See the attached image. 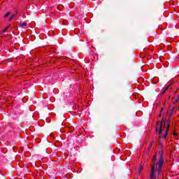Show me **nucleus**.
<instances>
[{"label": "nucleus", "instance_id": "f8f14e48", "mask_svg": "<svg viewBox=\"0 0 179 179\" xmlns=\"http://www.w3.org/2000/svg\"><path fill=\"white\" fill-rule=\"evenodd\" d=\"M155 131H156V134H157V132H159V127H156Z\"/></svg>", "mask_w": 179, "mask_h": 179}, {"label": "nucleus", "instance_id": "aec40b11", "mask_svg": "<svg viewBox=\"0 0 179 179\" xmlns=\"http://www.w3.org/2000/svg\"><path fill=\"white\" fill-rule=\"evenodd\" d=\"M164 124H166V120L164 121Z\"/></svg>", "mask_w": 179, "mask_h": 179}, {"label": "nucleus", "instance_id": "0eeeda50", "mask_svg": "<svg viewBox=\"0 0 179 179\" xmlns=\"http://www.w3.org/2000/svg\"><path fill=\"white\" fill-rule=\"evenodd\" d=\"M24 26H27V23L23 22L20 24V27H24Z\"/></svg>", "mask_w": 179, "mask_h": 179}, {"label": "nucleus", "instance_id": "f257e3e1", "mask_svg": "<svg viewBox=\"0 0 179 179\" xmlns=\"http://www.w3.org/2000/svg\"><path fill=\"white\" fill-rule=\"evenodd\" d=\"M173 113H174V108H172L171 110V113L169 114V124H168V126L166 127L165 135L164 136V139H166L167 138V136L169 135V128H170V121H171V119L170 118V117L173 115Z\"/></svg>", "mask_w": 179, "mask_h": 179}, {"label": "nucleus", "instance_id": "393cba45", "mask_svg": "<svg viewBox=\"0 0 179 179\" xmlns=\"http://www.w3.org/2000/svg\"><path fill=\"white\" fill-rule=\"evenodd\" d=\"M178 110H179V107H178Z\"/></svg>", "mask_w": 179, "mask_h": 179}, {"label": "nucleus", "instance_id": "a211bd4d", "mask_svg": "<svg viewBox=\"0 0 179 179\" xmlns=\"http://www.w3.org/2000/svg\"><path fill=\"white\" fill-rule=\"evenodd\" d=\"M159 117H162V113L159 114Z\"/></svg>", "mask_w": 179, "mask_h": 179}, {"label": "nucleus", "instance_id": "6ab92c4d", "mask_svg": "<svg viewBox=\"0 0 179 179\" xmlns=\"http://www.w3.org/2000/svg\"><path fill=\"white\" fill-rule=\"evenodd\" d=\"M173 135H175V136L177 135V133H174Z\"/></svg>", "mask_w": 179, "mask_h": 179}, {"label": "nucleus", "instance_id": "5701e85b", "mask_svg": "<svg viewBox=\"0 0 179 179\" xmlns=\"http://www.w3.org/2000/svg\"><path fill=\"white\" fill-rule=\"evenodd\" d=\"M177 101H178V99L175 103H177Z\"/></svg>", "mask_w": 179, "mask_h": 179}, {"label": "nucleus", "instance_id": "ddd939ff", "mask_svg": "<svg viewBox=\"0 0 179 179\" xmlns=\"http://www.w3.org/2000/svg\"><path fill=\"white\" fill-rule=\"evenodd\" d=\"M6 30H8V27L4 29V30L3 31V33H5V31H6Z\"/></svg>", "mask_w": 179, "mask_h": 179}, {"label": "nucleus", "instance_id": "9d476101", "mask_svg": "<svg viewBox=\"0 0 179 179\" xmlns=\"http://www.w3.org/2000/svg\"><path fill=\"white\" fill-rule=\"evenodd\" d=\"M10 15V13L8 12L5 15H4V17H8V16H9Z\"/></svg>", "mask_w": 179, "mask_h": 179}, {"label": "nucleus", "instance_id": "6e6552de", "mask_svg": "<svg viewBox=\"0 0 179 179\" xmlns=\"http://www.w3.org/2000/svg\"><path fill=\"white\" fill-rule=\"evenodd\" d=\"M155 164H154V165L152 166V170H151V171H154V173L156 171V166Z\"/></svg>", "mask_w": 179, "mask_h": 179}, {"label": "nucleus", "instance_id": "f03ea898", "mask_svg": "<svg viewBox=\"0 0 179 179\" xmlns=\"http://www.w3.org/2000/svg\"><path fill=\"white\" fill-rule=\"evenodd\" d=\"M164 164V159L163 158V155H161L159 159V166H158L159 174H160V171H162V167H163Z\"/></svg>", "mask_w": 179, "mask_h": 179}, {"label": "nucleus", "instance_id": "1a4fd4ad", "mask_svg": "<svg viewBox=\"0 0 179 179\" xmlns=\"http://www.w3.org/2000/svg\"><path fill=\"white\" fill-rule=\"evenodd\" d=\"M15 17V14H13L11 17L9 18V22H10V20H12V19H13Z\"/></svg>", "mask_w": 179, "mask_h": 179}, {"label": "nucleus", "instance_id": "2eb2a0df", "mask_svg": "<svg viewBox=\"0 0 179 179\" xmlns=\"http://www.w3.org/2000/svg\"><path fill=\"white\" fill-rule=\"evenodd\" d=\"M164 110V108H161V113H162V111Z\"/></svg>", "mask_w": 179, "mask_h": 179}, {"label": "nucleus", "instance_id": "7ed1b4c3", "mask_svg": "<svg viewBox=\"0 0 179 179\" xmlns=\"http://www.w3.org/2000/svg\"><path fill=\"white\" fill-rule=\"evenodd\" d=\"M163 121H164V119H162L161 122H157V125H159V130L158 131V134H163Z\"/></svg>", "mask_w": 179, "mask_h": 179}, {"label": "nucleus", "instance_id": "b1692460", "mask_svg": "<svg viewBox=\"0 0 179 179\" xmlns=\"http://www.w3.org/2000/svg\"><path fill=\"white\" fill-rule=\"evenodd\" d=\"M178 100H179V96H178Z\"/></svg>", "mask_w": 179, "mask_h": 179}, {"label": "nucleus", "instance_id": "4be33fe9", "mask_svg": "<svg viewBox=\"0 0 179 179\" xmlns=\"http://www.w3.org/2000/svg\"><path fill=\"white\" fill-rule=\"evenodd\" d=\"M59 127H62V124H59Z\"/></svg>", "mask_w": 179, "mask_h": 179}, {"label": "nucleus", "instance_id": "39448f33", "mask_svg": "<svg viewBox=\"0 0 179 179\" xmlns=\"http://www.w3.org/2000/svg\"><path fill=\"white\" fill-rule=\"evenodd\" d=\"M156 159H157V154L155 153V155L153 157V163L154 164H156Z\"/></svg>", "mask_w": 179, "mask_h": 179}, {"label": "nucleus", "instance_id": "412c9836", "mask_svg": "<svg viewBox=\"0 0 179 179\" xmlns=\"http://www.w3.org/2000/svg\"><path fill=\"white\" fill-rule=\"evenodd\" d=\"M15 15H17V11H16Z\"/></svg>", "mask_w": 179, "mask_h": 179}, {"label": "nucleus", "instance_id": "4468645a", "mask_svg": "<svg viewBox=\"0 0 179 179\" xmlns=\"http://www.w3.org/2000/svg\"><path fill=\"white\" fill-rule=\"evenodd\" d=\"M153 143H154V141H152V142L150 143V148H152V145H153Z\"/></svg>", "mask_w": 179, "mask_h": 179}, {"label": "nucleus", "instance_id": "423d86ee", "mask_svg": "<svg viewBox=\"0 0 179 179\" xmlns=\"http://www.w3.org/2000/svg\"><path fill=\"white\" fill-rule=\"evenodd\" d=\"M143 170V166L140 165L138 171V174H141V171Z\"/></svg>", "mask_w": 179, "mask_h": 179}, {"label": "nucleus", "instance_id": "f3484780", "mask_svg": "<svg viewBox=\"0 0 179 179\" xmlns=\"http://www.w3.org/2000/svg\"><path fill=\"white\" fill-rule=\"evenodd\" d=\"M162 136H159V139H162Z\"/></svg>", "mask_w": 179, "mask_h": 179}, {"label": "nucleus", "instance_id": "dca6fc26", "mask_svg": "<svg viewBox=\"0 0 179 179\" xmlns=\"http://www.w3.org/2000/svg\"><path fill=\"white\" fill-rule=\"evenodd\" d=\"M165 93H166V91L164 90V91L162 92V94H164Z\"/></svg>", "mask_w": 179, "mask_h": 179}, {"label": "nucleus", "instance_id": "20e7f679", "mask_svg": "<svg viewBox=\"0 0 179 179\" xmlns=\"http://www.w3.org/2000/svg\"><path fill=\"white\" fill-rule=\"evenodd\" d=\"M150 178H156V176L155 175V171H150Z\"/></svg>", "mask_w": 179, "mask_h": 179}, {"label": "nucleus", "instance_id": "9b49d317", "mask_svg": "<svg viewBox=\"0 0 179 179\" xmlns=\"http://www.w3.org/2000/svg\"><path fill=\"white\" fill-rule=\"evenodd\" d=\"M170 89V85H168L164 90L166 92V90H169Z\"/></svg>", "mask_w": 179, "mask_h": 179}]
</instances>
